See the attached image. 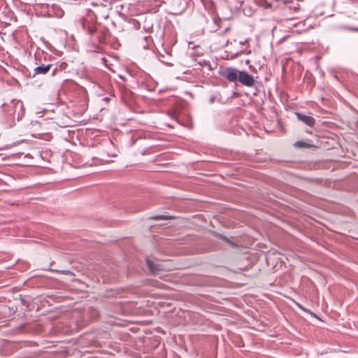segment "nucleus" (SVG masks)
<instances>
[{"mask_svg":"<svg viewBox=\"0 0 358 358\" xmlns=\"http://www.w3.org/2000/svg\"><path fill=\"white\" fill-rule=\"evenodd\" d=\"M80 24L83 30L92 36L91 41L93 45L92 51L100 52L101 48L99 45H96V43H102L104 42V34L103 32H98L96 30V24L87 19H82Z\"/></svg>","mask_w":358,"mask_h":358,"instance_id":"obj_1","label":"nucleus"},{"mask_svg":"<svg viewBox=\"0 0 358 358\" xmlns=\"http://www.w3.org/2000/svg\"><path fill=\"white\" fill-rule=\"evenodd\" d=\"M19 104V101L12 100L8 103L2 104L1 107V113L3 115L2 122L8 127H11L15 123V113Z\"/></svg>","mask_w":358,"mask_h":358,"instance_id":"obj_2","label":"nucleus"},{"mask_svg":"<svg viewBox=\"0 0 358 358\" xmlns=\"http://www.w3.org/2000/svg\"><path fill=\"white\" fill-rule=\"evenodd\" d=\"M43 9L45 12V15L49 17H62L64 15L63 10L56 4H46L43 6Z\"/></svg>","mask_w":358,"mask_h":358,"instance_id":"obj_3","label":"nucleus"},{"mask_svg":"<svg viewBox=\"0 0 358 358\" xmlns=\"http://www.w3.org/2000/svg\"><path fill=\"white\" fill-rule=\"evenodd\" d=\"M238 80L247 87H252L255 83L254 77L245 71H239Z\"/></svg>","mask_w":358,"mask_h":358,"instance_id":"obj_4","label":"nucleus"},{"mask_svg":"<svg viewBox=\"0 0 358 358\" xmlns=\"http://www.w3.org/2000/svg\"><path fill=\"white\" fill-rule=\"evenodd\" d=\"M239 71L236 69L229 67L224 70L223 76L229 82H236L238 79Z\"/></svg>","mask_w":358,"mask_h":358,"instance_id":"obj_5","label":"nucleus"},{"mask_svg":"<svg viewBox=\"0 0 358 358\" xmlns=\"http://www.w3.org/2000/svg\"><path fill=\"white\" fill-rule=\"evenodd\" d=\"M296 115L299 121L308 126L313 127L315 124V120L312 116L303 115L300 113H296Z\"/></svg>","mask_w":358,"mask_h":358,"instance_id":"obj_6","label":"nucleus"},{"mask_svg":"<svg viewBox=\"0 0 358 358\" xmlns=\"http://www.w3.org/2000/svg\"><path fill=\"white\" fill-rule=\"evenodd\" d=\"M145 261L150 271L153 274H155L157 271L164 269L162 264L156 263L148 258H147Z\"/></svg>","mask_w":358,"mask_h":358,"instance_id":"obj_7","label":"nucleus"},{"mask_svg":"<svg viewBox=\"0 0 358 358\" xmlns=\"http://www.w3.org/2000/svg\"><path fill=\"white\" fill-rule=\"evenodd\" d=\"M52 66V64H49L47 65H41L37 67H36L34 69V75L33 76H35L37 74H45L50 69Z\"/></svg>","mask_w":358,"mask_h":358,"instance_id":"obj_8","label":"nucleus"},{"mask_svg":"<svg viewBox=\"0 0 358 358\" xmlns=\"http://www.w3.org/2000/svg\"><path fill=\"white\" fill-rule=\"evenodd\" d=\"M339 29L341 30H348L351 31L358 32V26H347V25H341L338 27Z\"/></svg>","mask_w":358,"mask_h":358,"instance_id":"obj_9","label":"nucleus"},{"mask_svg":"<svg viewBox=\"0 0 358 358\" xmlns=\"http://www.w3.org/2000/svg\"><path fill=\"white\" fill-rule=\"evenodd\" d=\"M214 234L216 237L224 241L226 243H227L228 244H229L231 245H234V243L227 237H226L220 234H218V233H214Z\"/></svg>","mask_w":358,"mask_h":358,"instance_id":"obj_10","label":"nucleus"},{"mask_svg":"<svg viewBox=\"0 0 358 358\" xmlns=\"http://www.w3.org/2000/svg\"><path fill=\"white\" fill-rule=\"evenodd\" d=\"M96 17L97 19L107 20L109 17V14H108V13H101V12H99V13H96Z\"/></svg>","mask_w":358,"mask_h":358,"instance_id":"obj_11","label":"nucleus"},{"mask_svg":"<svg viewBox=\"0 0 358 358\" xmlns=\"http://www.w3.org/2000/svg\"><path fill=\"white\" fill-rule=\"evenodd\" d=\"M257 4L260 5L261 6L267 8L270 6L265 0H255Z\"/></svg>","mask_w":358,"mask_h":358,"instance_id":"obj_12","label":"nucleus"},{"mask_svg":"<svg viewBox=\"0 0 358 358\" xmlns=\"http://www.w3.org/2000/svg\"><path fill=\"white\" fill-rule=\"evenodd\" d=\"M304 145H305V143H304V142H303V141H296V142H295V143H294V145H295L296 147H298V148H302V147H303V146H304Z\"/></svg>","mask_w":358,"mask_h":358,"instance_id":"obj_13","label":"nucleus"},{"mask_svg":"<svg viewBox=\"0 0 358 358\" xmlns=\"http://www.w3.org/2000/svg\"><path fill=\"white\" fill-rule=\"evenodd\" d=\"M154 220H165V219H168V217L167 216H164V215H160V216H158V217H152Z\"/></svg>","mask_w":358,"mask_h":358,"instance_id":"obj_14","label":"nucleus"},{"mask_svg":"<svg viewBox=\"0 0 358 358\" xmlns=\"http://www.w3.org/2000/svg\"><path fill=\"white\" fill-rule=\"evenodd\" d=\"M297 306H298L300 309L303 310V311H306V309L305 308H303V307L301 305H300L299 303H297Z\"/></svg>","mask_w":358,"mask_h":358,"instance_id":"obj_15","label":"nucleus"},{"mask_svg":"<svg viewBox=\"0 0 358 358\" xmlns=\"http://www.w3.org/2000/svg\"><path fill=\"white\" fill-rule=\"evenodd\" d=\"M248 41H249V40L246 39L245 41H242V42H240V43H241V44L244 45V44H245L246 43H248Z\"/></svg>","mask_w":358,"mask_h":358,"instance_id":"obj_16","label":"nucleus"},{"mask_svg":"<svg viewBox=\"0 0 358 358\" xmlns=\"http://www.w3.org/2000/svg\"><path fill=\"white\" fill-rule=\"evenodd\" d=\"M61 273L66 274V273H70V271H62Z\"/></svg>","mask_w":358,"mask_h":358,"instance_id":"obj_17","label":"nucleus"},{"mask_svg":"<svg viewBox=\"0 0 358 358\" xmlns=\"http://www.w3.org/2000/svg\"><path fill=\"white\" fill-rule=\"evenodd\" d=\"M230 29L229 27H227L224 29V33H227Z\"/></svg>","mask_w":358,"mask_h":358,"instance_id":"obj_18","label":"nucleus"},{"mask_svg":"<svg viewBox=\"0 0 358 358\" xmlns=\"http://www.w3.org/2000/svg\"><path fill=\"white\" fill-rule=\"evenodd\" d=\"M105 99H106V101L109 100V99H108V98H107V97H106V98H105Z\"/></svg>","mask_w":358,"mask_h":358,"instance_id":"obj_19","label":"nucleus"}]
</instances>
